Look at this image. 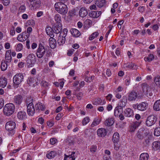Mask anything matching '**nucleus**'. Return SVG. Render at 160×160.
Returning <instances> with one entry per match:
<instances>
[{
    "label": "nucleus",
    "instance_id": "nucleus-1",
    "mask_svg": "<svg viewBox=\"0 0 160 160\" xmlns=\"http://www.w3.org/2000/svg\"><path fill=\"white\" fill-rule=\"evenodd\" d=\"M55 9L59 13L65 14L68 12V7L64 3L58 2L54 4Z\"/></svg>",
    "mask_w": 160,
    "mask_h": 160
},
{
    "label": "nucleus",
    "instance_id": "nucleus-2",
    "mask_svg": "<svg viewBox=\"0 0 160 160\" xmlns=\"http://www.w3.org/2000/svg\"><path fill=\"white\" fill-rule=\"evenodd\" d=\"M15 109L14 105L12 103L7 104L4 107L3 112L4 115L10 116L14 112Z\"/></svg>",
    "mask_w": 160,
    "mask_h": 160
},
{
    "label": "nucleus",
    "instance_id": "nucleus-3",
    "mask_svg": "<svg viewBox=\"0 0 160 160\" xmlns=\"http://www.w3.org/2000/svg\"><path fill=\"white\" fill-rule=\"evenodd\" d=\"M24 79V76L22 74L19 73L15 75L13 77V86L15 88L19 87V85L22 82Z\"/></svg>",
    "mask_w": 160,
    "mask_h": 160
},
{
    "label": "nucleus",
    "instance_id": "nucleus-4",
    "mask_svg": "<svg viewBox=\"0 0 160 160\" xmlns=\"http://www.w3.org/2000/svg\"><path fill=\"white\" fill-rule=\"evenodd\" d=\"M149 134L148 129L144 128L139 129L137 132L136 136L138 139H142L145 137H147Z\"/></svg>",
    "mask_w": 160,
    "mask_h": 160
},
{
    "label": "nucleus",
    "instance_id": "nucleus-5",
    "mask_svg": "<svg viewBox=\"0 0 160 160\" xmlns=\"http://www.w3.org/2000/svg\"><path fill=\"white\" fill-rule=\"evenodd\" d=\"M35 58V56L32 54H29L27 56L26 62L28 67H32L34 65L36 62Z\"/></svg>",
    "mask_w": 160,
    "mask_h": 160
},
{
    "label": "nucleus",
    "instance_id": "nucleus-6",
    "mask_svg": "<svg viewBox=\"0 0 160 160\" xmlns=\"http://www.w3.org/2000/svg\"><path fill=\"white\" fill-rule=\"evenodd\" d=\"M120 139L119 133L116 132L114 133L112 138V141L114 144V149L116 150H118L120 147L119 144L118 143Z\"/></svg>",
    "mask_w": 160,
    "mask_h": 160
},
{
    "label": "nucleus",
    "instance_id": "nucleus-7",
    "mask_svg": "<svg viewBox=\"0 0 160 160\" xmlns=\"http://www.w3.org/2000/svg\"><path fill=\"white\" fill-rule=\"evenodd\" d=\"M157 117L153 115L149 116L146 121V125L150 127L154 125L157 121Z\"/></svg>",
    "mask_w": 160,
    "mask_h": 160
},
{
    "label": "nucleus",
    "instance_id": "nucleus-8",
    "mask_svg": "<svg viewBox=\"0 0 160 160\" xmlns=\"http://www.w3.org/2000/svg\"><path fill=\"white\" fill-rule=\"evenodd\" d=\"M46 52V49L44 46L41 43H40L36 54L37 57L39 58L43 57Z\"/></svg>",
    "mask_w": 160,
    "mask_h": 160
},
{
    "label": "nucleus",
    "instance_id": "nucleus-9",
    "mask_svg": "<svg viewBox=\"0 0 160 160\" xmlns=\"http://www.w3.org/2000/svg\"><path fill=\"white\" fill-rule=\"evenodd\" d=\"M142 90L145 95L147 96V97L152 96V93L150 92V88L148 85L145 83H143L141 85Z\"/></svg>",
    "mask_w": 160,
    "mask_h": 160
},
{
    "label": "nucleus",
    "instance_id": "nucleus-10",
    "mask_svg": "<svg viewBox=\"0 0 160 160\" xmlns=\"http://www.w3.org/2000/svg\"><path fill=\"white\" fill-rule=\"evenodd\" d=\"M16 127V123L13 121L7 122L5 125V128L8 131H13Z\"/></svg>",
    "mask_w": 160,
    "mask_h": 160
},
{
    "label": "nucleus",
    "instance_id": "nucleus-11",
    "mask_svg": "<svg viewBox=\"0 0 160 160\" xmlns=\"http://www.w3.org/2000/svg\"><path fill=\"white\" fill-rule=\"evenodd\" d=\"M62 29V25L61 23H56L52 27V30L56 34L59 33Z\"/></svg>",
    "mask_w": 160,
    "mask_h": 160
},
{
    "label": "nucleus",
    "instance_id": "nucleus-12",
    "mask_svg": "<svg viewBox=\"0 0 160 160\" xmlns=\"http://www.w3.org/2000/svg\"><path fill=\"white\" fill-rule=\"evenodd\" d=\"M23 98L22 96L20 94H18L14 96L13 102L17 105H20L22 102Z\"/></svg>",
    "mask_w": 160,
    "mask_h": 160
},
{
    "label": "nucleus",
    "instance_id": "nucleus-13",
    "mask_svg": "<svg viewBox=\"0 0 160 160\" xmlns=\"http://www.w3.org/2000/svg\"><path fill=\"white\" fill-rule=\"evenodd\" d=\"M140 122H132L129 126V130L130 132H134L140 125Z\"/></svg>",
    "mask_w": 160,
    "mask_h": 160
},
{
    "label": "nucleus",
    "instance_id": "nucleus-14",
    "mask_svg": "<svg viewBox=\"0 0 160 160\" xmlns=\"http://www.w3.org/2000/svg\"><path fill=\"white\" fill-rule=\"evenodd\" d=\"M97 133L99 137H104L107 135V131L105 128H101L98 129Z\"/></svg>",
    "mask_w": 160,
    "mask_h": 160
},
{
    "label": "nucleus",
    "instance_id": "nucleus-15",
    "mask_svg": "<svg viewBox=\"0 0 160 160\" xmlns=\"http://www.w3.org/2000/svg\"><path fill=\"white\" fill-rule=\"evenodd\" d=\"M52 30V29L50 27H47L46 28V32L48 37H50L49 40H50V38H52L53 39L56 40V38H54L55 36L53 34Z\"/></svg>",
    "mask_w": 160,
    "mask_h": 160
},
{
    "label": "nucleus",
    "instance_id": "nucleus-16",
    "mask_svg": "<svg viewBox=\"0 0 160 160\" xmlns=\"http://www.w3.org/2000/svg\"><path fill=\"white\" fill-rule=\"evenodd\" d=\"M127 102V97L126 96L122 97L120 102L118 103V106L120 107L123 109L126 105Z\"/></svg>",
    "mask_w": 160,
    "mask_h": 160
},
{
    "label": "nucleus",
    "instance_id": "nucleus-17",
    "mask_svg": "<svg viewBox=\"0 0 160 160\" xmlns=\"http://www.w3.org/2000/svg\"><path fill=\"white\" fill-rule=\"evenodd\" d=\"M124 114L125 117H132L133 116V111L130 108H127L124 110Z\"/></svg>",
    "mask_w": 160,
    "mask_h": 160
},
{
    "label": "nucleus",
    "instance_id": "nucleus-18",
    "mask_svg": "<svg viewBox=\"0 0 160 160\" xmlns=\"http://www.w3.org/2000/svg\"><path fill=\"white\" fill-rule=\"evenodd\" d=\"M137 97V93L134 91H132L130 92L128 96V99L129 101H134Z\"/></svg>",
    "mask_w": 160,
    "mask_h": 160
},
{
    "label": "nucleus",
    "instance_id": "nucleus-19",
    "mask_svg": "<svg viewBox=\"0 0 160 160\" xmlns=\"http://www.w3.org/2000/svg\"><path fill=\"white\" fill-rule=\"evenodd\" d=\"M148 104L146 102H142L138 104V110L141 111H144L148 108Z\"/></svg>",
    "mask_w": 160,
    "mask_h": 160
},
{
    "label": "nucleus",
    "instance_id": "nucleus-20",
    "mask_svg": "<svg viewBox=\"0 0 160 160\" xmlns=\"http://www.w3.org/2000/svg\"><path fill=\"white\" fill-rule=\"evenodd\" d=\"M11 50L6 51L5 55V62L7 63H10L12 60V57L11 56Z\"/></svg>",
    "mask_w": 160,
    "mask_h": 160
},
{
    "label": "nucleus",
    "instance_id": "nucleus-21",
    "mask_svg": "<svg viewBox=\"0 0 160 160\" xmlns=\"http://www.w3.org/2000/svg\"><path fill=\"white\" fill-rule=\"evenodd\" d=\"M88 14V11L86 9L84 8H82L79 11V15L82 18L86 17Z\"/></svg>",
    "mask_w": 160,
    "mask_h": 160
},
{
    "label": "nucleus",
    "instance_id": "nucleus-22",
    "mask_svg": "<svg viewBox=\"0 0 160 160\" xmlns=\"http://www.w3.org/2000/svg\"><path fill=\"white\" fill-rule=\"evenodd\" d=\"M114 123V118H108L104 122V124L106 126H111Z\"/></svg>",
    "mask_w": 160,
    "mask_h": 160
},
{
    "label": "nucleus",
    "instance_id": "nucleus-23",
    "mask_svg": "<svg viewBox=\"0 0 160 160\" xmlns=\"http://www.w3.org/2000/svg\"><path fill=\"white\" fill-rule=\"evenodd\" d=\"M17 116L18 118L21 120L25 119L26 118V112L23 111H22L18 112Z\"/></svg>",
    "mask_w": 160,
    "mask_h": 160
},
{
    "label": "nucleus",
    "instance_id": "nucleus-24",
    "mask_svg": "<svg viewBox=\"0 0 160 160\" xmlns=\"http://www.w3.org/2000/svg\"><path fill=\"white\" fill-rule=\"evenodd\" d=\"M122 108L120 107L117 106L114 109V114L116 117H118L122 113Z\"/></svg>",
    "mask_w": 160,
    "mask_h": 160
},
{
    "label": "nucleus",
    "instance_id": "nucleus-25",
    "mask_svg": "<svg viewBox=\"0 0 160 160\" xmlns=\"http://www.w3.org/2000/svg\"><path fill=\"white\" fill-rule=\"evenodd\" d=\"M106 103L104 100L102 101L100 98H98L93 101V104L95 105H98L99 104L103 105Z\"/></svg>",
    "mask_w": 160,
    "mask_h": 160
},
{
    "label": "nucleus",
    "instance_id": "nucleus-26",
    "mask_svg": "<svg viewBox=\"0 0 160 160\" xmlns=\"http://www.w3.org/2000/svg\"><path fill=\"white\" fill-rule=\"evenodd\" d=\"M34 78L31 77H29L27 80V83L30 86L32 87L38 85V82H36L34 83Z\"/></svg>",
    "mask_w": 160,
    "mask_h": 160
},
{
    "label": "nucleus",
    "instance_id": "nucleus-27",
    "mask_svg": "<svg viewBox=\"0 0 160 160\" xmlns=\"http://www.w3.org/2000/svg\"><path fill=\"white\" fill-rule=\"evenodd\" d=\"M101 120V118L99 117L95 118L91 124V127H93L95 126L98 125L100 123Z\"/></svg>",
    "mask_w": 160,
    "mask_h": 160
},
{
    "label": "nucleus",
    "instance_id": "nucleus-28",
    "mask_svg": "<svg viewBox=\"0 0 160 160\" xmlns=\"http://www.w3.org/2000/svg\"><path fill=\"white\" fill-rule=\"evenodd\" d=\"M152 147L155 150H159L160 151V141H156L152 144Z\"/></svg>",
    "mask_w": 160,
    "mask_h": 160
},
{
    "label": "nucleus",
    "instance_id": "nucleus-29",
    "mask_svg": "<svg viewBox=\"0 0 160 160\" xmlns=\"http://www.w3.org/2000/svg\"><path fill=\"white\" fill-rule=\"evenodd\" d=\"M36 110L38 112L43 110L45 109V106L40 102L38 103L35 105Z\"/></svg>",
    "mask_w": 160,
    "mask_h": 160
},
{
    "label": "nucleus",
    "instance_id": "nucleus-30",
    "mask_svg": "<svg viewBox=\"0 0 160 160\" xmlns=\"http://www.w3.org/2000/svg\"><path fill=\"white\" fill-rule=\"evenodd\" d=\"M31 3L32 7H38L40 3V0H28Z\"/></svg>",
    "mask_w": 160,
    "mask_h": 160
},
{
    "label": "nucleus",
    "instance_id": "nucleus-31",
    "mask_svg": "<svg viewBox=\"0 0 160 160\" xmlns=\"http://www.w3.org/2000/svg\"><path fill=\"white\" fill-rule=\"evenodd\" d=\"M70 32L72 35L75 37H78L80 35V32L78 30L75 28L71 29Z\"/></svg>",
    "mask_w": 160,
    "mask_h": 160
},
{
    "label": "nucleus",
    "instance_id": "nucleus-32",
    "mask_svg": "<svg viewBox=\"0 0 160 160\" xmlns=\"http://www.w3.org/2000/svg\"><path fill=\"white\" fill-rule=\"evenodd\" d=\"M154 110L158 111L160 110V99L156 101L154 103L153 106Z\"/></svg>",
    "mask_w": 160,
    "mask_h": 160
},
{
    "label": "nucleus",
    "instance_id": "nucleus-33",
    "mask_svg": "<svg viewBox=\"0 0 160 160\" xmlns=\"http://www.w3.org/2000/svg\"><path fill=\"white\" fill-rule=\"evenodd\" d=\"M101 12L100 11H92L91 13H89V16L93 18H98L101 15Z\"/></svg>",
    "mask_w": 160,
    "mask_h": 160
},
{
    "label": "nucleus",
    "instance_id": "nucleus-34",
    "mask_svg": "<svg viewBox=\"0 0 160 160\" xmlns=\"http://www.w3.org/2000/svg\"><path fill=\"white\" fill-rule=\"evenodd\" d=\"M7 84V80L5 78H1L0 79V86L2 88H4Z\"/></svg>",
    "mask_w": 160,
    "mask_h": 160
},
{
    "label": "nucleus",
    "instance_id": "nucleus-35",
    "mask_svg": "<svg viewBox=\"0 0 160 160\" xmlns=\"http://www.w3.org/2000/svg\"><path fill=\"white\" fill-rule=\"evenodd\" d=\"M75 154V152H71V154H69L68 155H67L66 154H65V156L64 160H66L68 158H69L70 160H74L75 159V157L74 155Z\"/></svg>",
    "mask_w": 160,
    "mask_h": 160
},
{
    "label": "nucleus",
    "instance_id": "nucleus-36",
    "mask_svg": "<svg viewBox=\"0 0 160 160\" xmlns=\"http://www.w3.org/2000/svg\"><path fill=\"white\" fill-rule=\"evenodd\" d=\"M105 4V0H97L95 2L96 5L99 7H103Z\"/></svg>",
    "mask_w": 160,
    "mask_h": 160
},
{
    "label": "nucleus",
    "instance_id": "nucleus-37",
    "mask_svg": "<svg viewBox=\"0 0 160 160\" xmlns=\"http://www.w3.org/2000/svg\"><path fill=\"white\" fill-rule=\"evenodd\" d=\"M56 155V152L55 151L50 152L46 155L47 158L48 159H52L54 158Z\"/></svg>",
    "mask_w": 160,
    "mask_h": 160
},
{
    "label": "nucleus",
    "instance_id": "nucleus-38",
    "mask_svg": "<svg viewBox=\"0 0 160 160\" xmlns=\"http://www.w3.org/2000/svg\"><path fill=\"white\" fill-rule=\"evenodd\" d=\"M149 155L147 153H142L140 156L139 160H148Z\"/></svg>",
    "mask_w": 160,
    "mask_h": 160
},
{
    "label": "nucleus",
    "instance_id": "nucleus-39",
    "mask_svg": "<svg viewBox=\"0 0 160 160\" xmlns=\"http://www.w3.org/2000/svg\"><path fill=\"white\" fill-rule=\"evenodd\" d=\"M124 66L130 69H134L136 68V66L135 64L132 62L125 63Z\"/></svg>",
    "mask_w": 160,
    "mask_h": 160
},
{
    "label": "nucleus",
    "instance_id": "nucleus-40",
    "mask_svg": "<svg viewBox=\"0 0 160 160\" xmlns=\"http://www.w3.org/2000/svg\"><path fill=\"white\" fill-rule=\"evenodd\" d=\"M8 67V64L5 60H2L1 64V68L2 71H4L6 70Z\"/></svg>",
    "mask_w": 160,
    "mask_h": 160
},
{
    "label": "nucleus",
    "instance_id": "nucleus-41",
    "mask_svg": "<svg viewBox=\"0 0 160 160\" xmlns=\"http://www.w3.org/2000/svg\"><path fill=\"white\" fill-rule=\"evenodd\" d=\"M49 46L52 49L55 48L57 45V42L56 41H49Z\"/></svg>",
    "mask_w": 160,
    "mask_h": 160
},
{
    "label": "nucleus",
    "instance_id": "nucleus-42",
    "mask_svg": "<svg viewBox=\"0 0 160 160\" xmlns=\"http://www.w3.org/2000/svg\"><path fill=\"white\" fill-rule=\"evenodd\" d=\"M154 82L156 85L160 88V76H157L154 78Z\"/></svg>",
    "mask_w": 160,
    "mask_h": 160
},
{
    "label": "nucleus",
    "instance_id": "nucleus-43",
    "mask_svg": "<svg viewBox=\"0 0 160 160\" xmlns=\"http://www.w3.org/2000/svg\"><path fill=\"white\" fill-rule=\"evenodd\" d=\"M97 147L96 145H92L89 147V149L91 152L94 153L97 151Z\"/></svg>",
    "mask_w": 160,
    "mask_h": 160
},
{
    "label": "nucleus",
    "instance_id": "nucleus-44",
    "mask_svg": "<svg viewBox=\"0 0 160 160\" xmlns=\"http://www.w3.org/2000/svg\"><path fill=\"white\" fill-rule=\"evenodd\" d=\"M154 57L153 55L152 54H150L149 56L147 57H145L144 58V60L146 61H148L149 62H150L152 61L154 58Z\"/></svg>",
    "mask_w": 160,
    "mask_h": 160
},
{
    "label": "nucleus",
    "instance_id": "nucleus-45",
    "mask_svg": "<svg viewBox=\"0 0 160 160\" xmlns=\"http://www.w3.org/2000/svg\"><path fill=\"white\" fill-rule=\"evenodd\" d=\"M99 35L98 32H95L92 33L89 37V40H92L97 37Z\"/></svg>",
    "mask_w": 160,
    "mask_h": 160
},
{
    "label": "nucleus",
    "instance_id": "nucleus-46",
    "mask_svg": "<svg viewBox=\"0 0 160 160\" xmlns=\"http://www.w3.org/2000/svg\"><path fill=\"white\" fill-rule=\"evenodd\" d=\"M154 134V135L157 136H158L160 135V127H157L155 129Z\"/></svg>",
    "mask_w": 160,
    "mask_h": 160
},
{
    "label": "nucleus",
    "instance_id": "nucleus-47",
    "mask_svg": "<svg viewBox=\"0 0 160 160\" xmlns=\"http://www.w3.org/2000/svg\"><path fill=\"white\" fill-rule=\"evenodd\" d=\"M90 119L88 117H86L84 118L82 121V124L83 125H86L89 122Z\"/></svg>",
    "mask_w": 160,
    "mask_h": 160
},
{
    "label": "nucleus",
    "instance_id": "nucleus-48",
    "mask_svg": "<svg viewBox=\"0 0 160 160\" xmlns=\"http://www.w3.org/2000/svg\"><path fill=\"white\" fill-rule=\"evenodd\" d=\"M54 19L57 22V23H60V22L61 20V17L60 16L59 14H57L54 17Z\"/></svg>",
    "mask_w": 160,
    "mask_h": 160
},
{
    "label": "nucleus",
    "instance_id": "nucleus-49",
    "mask_svg": "<svg viewBox=\"0 0 160 160\" xmlns=\"http://www.w3.org/2000/svg\"><path fill=\"white\" fill-rule=\"evenodd\" d=\"M67 32V29H64L63 30V32L64 33V34H63V35H62V32H61L60 33L59 37H60V38L61 37H62V40H65L66 38H65V37L66 36V34H65V32ZM60 39V38L58 39Z\"/></svg>",
    "mask_w": 160,
    "mask_h": 160
},
{
    "label": "nucleus",
    "instance_id": "nucleus-50",
    "mask_svg": "<svg viewBox=\"0 0 160 160\" xmlns=\"http://www.w3.org/2000/svg\"><path fill=\"white\" fill-rule=\"evenodd\" d=\"M26 102L27 105H28V104H33V100L31 97L28 98L26 99Z\"/></svg>",
    "mask_w": 160,
    "mask_h": 160
},
{
    "label": "nucleus",
    "instance_id": "nucleus-51",
    "mask_svg": "<svg viewBox=\"0 0 160 160\" xmlns=\"http://www.w3.org/2000/svg\"><path fill=\"white\" fill-rule=\"evenodd\" d=\"M26 34V33L25 32H24L19 34L17 37L18 40L19 39H20L21 38H22V40H24V37L25 36V34Z\"/></svg>",
    "mask_w": 160,
    "mask_h": 160
},
{
    "label": "nucleus",
    "instance_id": "nucleus-52",
    "mask_svg": "<svg viewBox=\"0 0 160 160\" xmlns=\"http://www.w3.org/2000/svg\"><path fill=\"white\" fill-rule=\"evenodd\" d=\"M27 113L28 115L30 116H32L35 112V109H27Z\"/></svg>",
    "mask_w": 160,
    "mask_h": 160
},
{
    "label": "nucleus",
    "instance_id": "nucleus-53",
    "mask_svg": "<svg viewBox=\"0 0 160 160\" xmlns=\"http://www.w3.org/2000/svg\"><path fill=\"white\" fill-rule=\"evenodd\" d=\"M66 142L70 145H73V141L71 139L70 137H68L66 140Z\"/></svg>",
    "mask_w": 160,
    "mask_h": 160
},
{
    "label": "nucleus",
    "instance_id": "nucleus-54",
    "mask_svg": "<svg viewBox=\"0 0 160 160\" xmlns=\"http://www.w3.org/2000/svg\"><path fill=\"white\" fill-rule=\"evenodd\" d=\"M22 44L19 43L18 44L16 48V50L18 51H20L22 49Z\"/></svg>",
    "mask_w": 160,
    "mask_h": 160
},
{
    "label": "nucleus",
    "instance_id": "nucleus-55",
    "mask_svg": "<svg viewBox=\"0 0 160 160\" xmlns=\"http://www.w3.org/2000/svg\"><path fill=\"white\" fill-rule=\"evenodd\" d=\"M41 84L42 86L45 88L46 89L48 88V84L47 82L45 81H42Z\"/></svg>",
    "mask_w": 160,
    "mask_h": 160
},
{
    "label": "nucleus",
    "instance_id": "nucleus-56",
    "mask_svg": "<svg viewBox=\"0 0 160 160\" xmlns=\"http://www.w3.org/2000/svg\"><path fill=\"white\" fill-rule=\"evenodd\" d=\"M26 10V7L24 5H21L19 8V10L20 12H24Z\"/></svg>",
    "mask_w": 160,
    "mask_h": 160
},
{
    "label": "nucleus",
    "instance_id": "nucleus-57",
    "mask_svg": "<svg viewBox=\"0 0 160 160\" xmlns=\"http://www.w3.org/2000/svg\"><path fill=\"white\" fill-rule=\"evenodd\" d=\"M146 137H147L145 139V142L146 144H148L150 142L151 139L150 137L148 135Z\"/></svg>",
    "mask_w": 160,
    "mask_h": 160
},
{
    "label": "nucleus",
    "instance_id": "nucleus-58",
    "mask_svg": "<svg viewBox=\"0 0 160 160\" xmlns=\"http://www.w3.org/2000/svg\"><path fill=\"white\" fill-rule=\"evenodd\" d=\"M93 77V76H91L90 77H86L85 78V81L88 82H90L92 81Z\"/></svg>",
    "mask_w": 160,
    "mask_h": 160
},
{
    "label": "nucleus",
    "instance_id": "nucleus-59",
    "mask_svg": "<svg viewBox=\"0 0 160 160\" xmlns=\"http://www.w3.org/2000/svg\"><path fill=\"white\" fill-rule=\"evenodd\" d=\"M57 140L55 138H52L50 139V144L52 145L55 144L57 142Z\"/></svg>",
    "mask_w": 160,
    "mask_h": 160
},
{
    "label": "nucleus",
    "instance_id": "nucleus-60",
    "mask_svg": "<svg viewBox=\"0 0 160 160\" xmlns=\"http://www.w3.org/2000/svg\"><path fill=\"white\" fill-rule=\"evenodd\" d=\"M84 23L85 24L88 26H90L92 25V22L90 20L87 19L85 21Z\"/></svg>",
    "mask_w": 160,
    "mask_h": 160
},
{
    "label": "nucleus",
    "instance_id": "nucleus-61",
    "mask_svg": "<svg viewBox=\"0 0 160 160\" xmlns=\"http://www.w3.org/2000/svg\"><path fill=\"white\" fill-rule=\"evenodd\" d=\"M26 24V25H27V24L33 25L34 24V22L33 20H29L27 22Z\"/></svg>",
    "mask_w": 160,
    "mask_h": 160
},
{
    "label": "nucleus",
    "instance_id": "nucleus-62",
    "mask_svg": "<svg viewBox=\"0 0 160 160\" xmlns=\"http://www.w3.org/2000/svg\"><path fill=\"white\" fill-rule=\"evenodd\" d=\"M2 3L5 6L8 5L10 2L9 0H2Z\"/></svg>",
    "mask_w": 160,
    "mask_h": 160
},
{
    "label": "nucleus",
    "instance_id": "nucleus-63",
    "mask_svg": "<svg viewBox=\"0 0 160 160\" xmlns=\"http://www.w3.org/2000/svg\"><path fill=\"white\" fill-rule=\"evenodd\" d=\"M63 116V114L62 113H58L56 117V119L57 120H58Z\"/></svg>",
    "mask_w": 160,
    "mask_h": 160
},
{
    "label": "nucleus",
    "instance_id": "nucleus-64",
    "mask_svg": "<svg viewBox=\"0 0 160 160\" xmlns=\"http://www.w3.org/2000/svg\"><path fill=\"white\" fill-rule=\"evenodd\" d=\"M83 94L82 92L78 93L76 95L77 98L78 100H80L83 96Z\"/></svg>",
    "mask_w": 160,
    "mask_h": 160
}]
</instances>
